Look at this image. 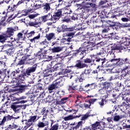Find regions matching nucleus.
I'll return each mask as SVG.
<instances>
[{
  "mask_svg": "<svg viewBox=\"0 0 130 130\" xmlns=\"http://www.w3.org/2000/svg\"><path fill=\"white\" fill-rule=\"evenodd\" d=\"M37 65L35 64L31 67H29L25 70V71H21V74L16 77L11 78H15L16 82H14L13 86L14 87H19L20 91H24L30 87L29 84H26L24 82L25 78H28L30 76V74L34 73L37 70Z\"/></svg>",
  "mask_w": 130,
  "mask_h": 130,
  "instance_id": "nucleus-1",
  "label": "nucleus"
},
{
  "mask_svg": "<svg viewBox=\"0 0 130 130\" xmlns=\"http://www.w3.org/2000/svg\"><path fill=\"white\" fill-rule=\"evenodd\" d=\"M89 58H86L83 60H77L75 61V65L74 67L77 69H82L84 68H88V64H91L92 66L94 64V61L99 63V66L96 67V69H99V67H103L106 64V62L107 61L105 58L102 59L101 58H99L97 57L96 55H90Z\"/></svg>",
  "mask_w": 130,
  "mask_h": 130,
  "instance_id": "nucleus-2",
  "label": "nucleus"
},
{
  "mask_svg": "<svg viewBox=\"0 0 130 130\" xmlns=\"http://www.w3.org/2000/svg\"><path fill=\"white\" fill-rule=\"evenodd\" d=\"M108 54L110 55V61L111 62H116L117 66H119V67H121L125 64L126 63H128V59L125 58L124 59L121 58H116L115 57V54L113 52L110 51L108 52Z\"/></svg>",
  "mask_w": 130,
  "mask_h": 130,
  "instance_id": "nucleus-3",
  "label": "nucleus"
},
{
  "mask_svg": "<svg viewBox=\"0 0 130 130\" xmlns=\"http://www.w3.org/2000/svg\"><path fill=\"white\" fill-rule=\"evenodd\" d=\"M62 86H63L62 80L57 79L53 81V83L49 85L48 87V90H49V93H51L53 90L58 89Z\"/></svg>",
  "mask_w": 130,
  "mask_h": 130,
  "instance_id": "nucleus-4",
  "label": "nucleus"
},
{
  "mask_svg": "<svg viewBox=\"0 0 130 130\" xmlns=\"http://www.w3.org/2000/svg\"><path fill=\"white\" fill-rule=\"evenodd\" d=\"M21 4H9V6L7 7V12L4 11L2 13L3 15H5L4 16H2V18H7L8 15V14L10 13H13L16 10V8H17V7L19 6Z\"/></svg>",
  "mask_w": 130,
  "mask_h": 130,
  "instance_id": "nucleus-5",
  "label": "nucleus"
},
{
  "mask_svg": "<svg viewBox=\"0 0 130 130\" xmlns=\"http://www.w3.org/2000/svg\"><path fill=\"white\" fill-rule=\"evenodd\" d=\"M39 20L41 21V22H43V23H45L47 21H57L59 20V18L57 17H54V16H52L51 15V13H49L46 15H44L40 17V18H39Z\"/></svg>",
  "mask_w": 130,
  "mask_h": 130,
  "instance_id": "nucleus-6",
  "label": "nucleus"
},
{
  "mask_svg": "<svg viewBox=\"0 0 130 130\" xmlns=\"http://www.w3.org/2000/svg\"><path fill=\"white\" fill-rule=\"evenodd\" d=\"M115 50H119V52H121V50H123V51H127L128 50V47L126 45L124 44H122L121 45H116L115 44L111 46V51H109L110 52H112V51H115Z\"/></svg>",
  "mask_w": 130,
  "mask_h": 130,
  "instance_id": "nucleus-7",
  "label": "nucleus"
},
{
  "mask_svg": "<svg viewBox=\"0 0 130 130\" xmlns=\"http://www.w3.org/2000/svg\"><path fill=\"white\" fill-rule=\"evenodd\" d=\"M14 118V116H10V115H6L4 116L3 119H0V126H4L5 125L6 122L9 121H11Z\"/></svg>",
  "mask_w": 130,
  "mask_h": 130,
  "instance_id": "nucleus-8",
  "label": "nucleus"
},
{
  "mask_svg": "<svg viewBox=\"0 0 130 130\" xmlns=\"http://www.w3.org/2000/svg\"><path fill=\"white\" fill-rule=\"evenodd\" d=\"M46 117L42 118V121H39L38 124H37V126L39 128H43L46 126H49V121L48 120H45Z\"/></svg>",
  "mask_w": 130,
  "mask_h": 130,
  "instance_id": "nucleus-9",
  "label": "nucleus"
},
{
  "mask_svg": "<svg viewBox=\"0 0 130 130\" xmlns=\"http://www.w3.org/2000/svg\"><path fill=\"white\" fill-rule=\"evenodd\" d=\"M37 118V116H29V119H28V120H26L27 121L25 122V124H26V127H29L32 124V122H37V120H38V118Z\"/></svg>",
  "mask_w": 130,
  "mask_h": 130,
  "instance_id": "nucleus-10",
  "label": "nucleus"
},
{
  "mask_svg": "<svg viewBox=\"0 0 130 130\" xmlns=\"http://www.w3.org/2000/svg\"><path fill=\"white\" fill-rule=\"evenodd\" d=\"M86 52H90V51H88L86 49H85L83 47H80L77 50H75V54H78L79 53L80 55H83L84 56L85 54H86Z\"/></svg>",
  "mask_w": 130,
  "mask_h": 130,
  "instance_id": "nucleus-11",
  "label": "nucleus"
},
{
  "mask_svg": "<svg viewBox=\"0 0 130 130\" xmlns=\"http://www.w3.org/2000/svg\"><path fill=\"white\" fill-rule=\"evenodd\" d=\"M16 30H17L16 29L15 27H8L7 30H6V31H5V32L2 35L12 37L14 35V32H15Z\"/></svg>",
  "mask_w": 130,
  "mask_h": 130,
  "instance_id": "nucleus-12",
  "label": "nucleus"
},
{
  "mask_svg": "<svg viewBox=\"0 0 130 130\" xmlns=\"http://www.w3.org/2000/svg\"><path fill=\"white\" fill-rule=\"evenodd\" d=\"M88 45L83 47L84 49L88 51H92L93 50V47L95 46V44L93 42H90V41L87 42Z\"/></svg>",
  "mask_w": 130,
  "mask_h": 130,
  "instance_id": "nucleus-13",
  "label": "nucleus"
},
{
  "mask_svg": "<svg viewBox=\"0 0 130 130\" xmlns=\"http://www.w3.org/2000/svg\"><path fill=\"white\" fill-rule=\"evenodd\" d=\"M26 36L22 32H18L17 35V38H14V40L19 41L20 40H25L26 38Z\"/></svg>",
  "mask_w": 130,
  "mask_h": 130,
  "instance_id": "nucleus-14",
  "label": "nucleus"
},
{
  "mask_svg": "<svg viewBox=\"0 0 130 130\" xmlns=\"http://www.w3.org/2000/svg\"><path fill=\"white\" fill-rule=\"evenodd\" d=\"M42 8H43L44 13H47L51 9L50 4L48 3L43 4Z\"/></svg>",
  "mask_w": 130,
  "mask_h": 130,
  "instance_id": "nucleus-15",
  "label": "nucleus"
},
{
  "mask_svg": "<svg viewBox=\"0 0 130 130\" xmlns=\"http://www.w3.org/2000/svg\"><path fill=\"white\" fill-rule=\"evenodd\" d=\"M84 88L85 90H88L90 92L91 90L95 89V84L94 83H92V84H87L84 86Z\"/></svg>",
  "mask_w": 130,
  "mask_h": 130,
  "instance_id": "nucleus-16",
  "label": "nucleus"
},
{
  "mask_svg": "<svg viewBox=\"0 0 130 130\" xmlns=\"http://www.w3.org/2000/svg\"><path fill=\"white\" fill-rule=\"evenodd\" d=\"M62 9H58L54 12L53 16H54V17H57L60 19L62 16H63V14H62Z\"/></svg>",
  "mask_w": 130,
  "mask_h": 130,
  "instance_id": "nucleus-17",
  "label": "nucleus"
},
{
  "mask_svg": "<svg viewBox=\"0 0 130 130\" xmlns=\"http://www.w3.org/2000/svg\"><path fill=\"white\" fill-rule=\"evenodd\" d=\"M9 98L11 99V102L20 101L21 100H25L26 99V97L24 96L20 97L19 98H16L15 96L11 95H9Z\"/></svg>",
  "mask_w": 130,
  "mask_h": 130,
  "instance_id": "nucleus-18",
  "label": "nucleus"
},
{
  "mask_svg": "<svg viewBox=\"0 0 130 130\" xmlns=\"http://www.w3.org/2000/svg\"><path fill=\"white\" fill-rule=\"evenodd\" d=\"M91 127H92V130H97L98 129H100L101 127V124L99 121H96L93 124H91Z\"/></svg>",
  "mask_w": 130,
  "mask_h": 130,
  "instance_id": "nucleus-19",
  "label": "nucleus"
},
{
  "mask_svg": "<svg viewBox=\"0 0 130 130\" xmlns=\"http://www.w3.org/2000/svg\"><path fill=\"white\" fill-rule=\"evenodd\" d=\"M20 70H19V68H17V70H15V71L12 72L9 74V76H10V77H15L16 76H19L20 72H21Z\"/></svg>",
  "mask_w": 130,
  "mask_h": 130,
  "instance_id": "nucleus-20",
  "label": "nucleus"
},
{
  "mask_svg": "<svg viewBox=\"0 0 130 130\" xmlns=\"http://www.w3.org/2000/svg\"><path fill=\"white\" fill-rule=\"evenodd\" d=\"M52 53H58L61 52L62 50V48L61 47L57 46V47H53V48L49 49Z\"/></svg>",
  "mask_w": 130,
  "mask_h": 130,
  "instance_id": "nucleus-21",
  "label": "nucleus"
},
{
  "mask_svg": "<svg viewBox=\"0 0 130 130\" xmlns=\"http://www.w3.org/2000/svg\"><path fill=\"white\" fill-rule=\"evenodd\" d=\"M21 33L23 34L24 35H25L27 38L34 36L35 34H36L35 31H31L29 32H28V31L24 30L21 31Z\"/></svg>",
  "mask_w": 130,
  "mask_h": 130,
  "instance_id": "nucleus-22",
  "label": "nucleus"
},
{
  "mask_svg": "<svg viewBox=\"0 0 130 130\" xmlns=\"http://www.w3.org/2000/svg\"><path fill=\"white\" fill-rule=\"evenodd\" d=\"M96 0H86V2H88L86 3V5H89L91 6V8H96V5L95 4L96 3Z\"/></svg>",
  "mask_w": 130,
  "mask_h": 130,
  "instance_id": "nucleus-23",
  "label": "nucleus"
},
{
  "mask_svg": "<svg viewBox=\"0 0 130 130\" xmlns=\"http://www.w3.org/2000/svg\"><path fill=\"white\" fill-rule=\"evenodd\" d=\"M12 36H7L5 35H0V42L1 43H4L6 42V41L7 40L8 38H10Z\"/></svg>",
  "mask_w": 130,
  "mask_h": 130,
  "instance_id": "nucleus-24",
  "label": "nucleus"
},
{
  "mask_svg": "<svg viewBox=\"0 0 130 130\" xmlns=\"http://www.w3.org/2000/svg\"><path fill=\"white\" fill-rule=\"evenodd\" d=\"M63 64H56L53 67V71H58V70H63Z\"/></svg>",
  "mask_w": 130,
  "mask_h": 130,
  "instance_id": "nucleus-25",
  "label": "nucleus"
},
{
  "mask_svg": "<svg viewBox=\"0 0 130 130\" xmlns=\"http://www.w3.org/2000/svg\"><path fill=\"white\" fill-rule=\"evenodd\" d=\"M36 55L38 56V58L40 59H48L49 56L45 54V53H37Z\"/></svg>",
  "mask_w": 130,
  "mask_h": 130,
  "instance_id": "nucleus-26",
  "label": "nucleus"
},
{
  "mask_svg": "<svg viewBox=\"0 0 130 130\" xmlns=\"http://www.w3.org/2000/svg\"><path fill=\"white\" fill-rule=\"evenodd\" d=\"M68 97L63 98L62 99H61L60 101H56V105H61L65 104V103L67 102H68Z\"/></svg>",
  "mask_w": 130,
  "mask_h": 130,
  "instance_id": "nucleus-27",
  "label": "nucleus"
},
{
  "mask_svg": "<svg viewBox=\"0 0 130 130\" xmlns=\"http://www.w3.org/2000/svg\"><path fill=\"white\" fill-rule=\"evenodd\" d=\"M18 128V125H16L14 123H13L12 124H9L7 126L6 128H5V130H14V129H17Z\"/></svg>",
  "mask_w": 130,
  "mask_h": 130,
  "instance_id": "nucleus-28",
  "label": "nucleus"
},
{
  "mask_svg": "<svg viewBox=\"0 0 130 130\" xmlns=\"http://www.w3.org/2000/svg\"><path fill=\"white\" fill-rule=\"evenodd\" d=\"M43 22L40 21V22H29V23H28V25H29L30 27H38L39 24H41V23Z\"/></svg>",
  "mask_w": 130,
  "mask_h": 130,
  "instance_id": "nucleus-29",
  "label": "nucleus"
},
{
  "mask_svg": "<svg viewBox=\"0 0 130 130\" xmlns=\"http://www.w3.org/2000/svg\"><path fill=\"white\" fill-rule=\"evenodd\" d=\"M103 88L104 90H107L108 89H110L111 88V83L105 82L103 83Z\"/></svg>",
  "mask_w": 130,
  "mask_h": 130,
  "instance_id": "nucleus-30",
  "label": "nucleus"
},
{
  "mask_svg": "<svg viewBox=\"0 0 130 130\" xmlns=\"http://www.w3.org/2000/svg\"><path fill=\"white\" fill-rule=\"evenodd\" d=\"M123 117H124V115H115L113 116V120H114V121L117 122Z\"/></svg>",
  "mask_w": 130,
  "mask_h": 130,
  "instance_id": "nucleus-31",
  "label": "nucleus"
},
{
  "mask_svg": "<svg viewBox=\"0 0 130 130\" xmlns=\"http://www.w3.org/2000/svg\"><path fill=\"white\" fill-rule=\"evenodd\" d=\"M55 36V34L53 32L49 33L46 35L47 40L50 41Z\"/></svg>",
  "mask_w": 130,
  "mask_h": 130,
  "instance_id": "nucleus-32",
  "label": "nucleus"
},
{
  "mask_svg": "<svg viewBox=\"0 0 130 130\" xmlns=\"http://www.w3.org/2000/svg\"><path fill=\"white\" fill-rule=\"evenodd\" d=\"M11 106V105H10V102L7 101L5 102V104H3V105H2V107H1V108L2 109L5 108V109H9L10 108Z\"/></svg>",
  "mask_w": 130,
  "mask_h": 130,
  "instance_id": "nucleus-33",
  "label": "nucleus"
},
{
  "mask_svg": "<svg viewBox=\"0 0 130 130\" xmlns=\"http://www.w3.org/2000/svg\"><path fill=\"white\" fill-rule=\"evenodd\" d=\"M7 18L5 17L4 18H1V22H0V30H2V26L5 27L6 25V23L4 22L6 21Z\"/></svg>",
  "mask_w": 130,
  "mask_h": 130,
  "instance_id": "nucleus-34",
  "label": "nucleus"
},
{
  "mask_svg": "<svg viewBox=\"0 0 130 130\" xmlns=\"http://www.w3.org/2000/svg\"><path fill=\"white\" fill-rule=\"evenodd\" d=\"M32 11H33V9H31V8L24 10L23 15L25 16H27L28 14H30L33 12Z\"/></svg>",
  "mask_w": 130,
  "mask_h": 130,
  "instance_id": "nucleus-35",
  "label": "nucleus"
},
{
  "mask_svg": "<svg viewBox=\"0 0 130 130\" xmlns=\"http://www.w3.org/2000/svg\"><path fill=\"white\" fill-rule=\"evenodd\" d=\"M68 90H69V91L78 90V86L75 85L74 86L73 84L71 85H69L68 86Z\"/></svg>",
  "mask_w": 130,
  "mask_h": 130,
  "instance_id": "nucleus-36",
  "label": "nucleus"
},
{
  "mask_svg": "<svg viewBox=\"0 0 130 130\" xmlns=\"http://www.w3.org/2000/svg\"><path fill=\"white\" fill-rule=\"evenodd\" d=\"M86 35H88V36H89L90 41H92L93 40V39H94V38H95V36H94L95 33L94 32L89 31L87 32Z\"/></svg>",
  "mask_w": 130,
  "mask_h": 130,
  "instance_id": "nucleus-37",
  "label": "nucleus"
},
{
  "mask_svg": "<svg viewBox=\"0 0 130 130\" xmlns=\"http://www.w3.org/2000/svg\"><path fill=\"white\" fill-rule=\"evenodd\" d=\"M54 72V70H53L52 69L50 68L49 70H48V71H47L46 73H45V74H44V76H45V77H47L52 76V74L51 73Z\"/></svg>",
  "mask_w": 130,
  "mask_h": 130,
  "instance_id": "nucleus-38",
  "label": "nucleus"
},
{
  "mask_svg": "<svg viewBox=\"0 0 130 130\" xmlns=\"http://www.w3.org/2000/svg\"><path fill=\"white\" fill-rule=\"evenodd\" d=\"M6 53L9 56H11L12 55L14 54V48H11L8 49L7 51H6Z\"/></svg>",
  "mask_w": 130,
  "mask_h": 130,
  "instance_id": "nucleus-39",
  "label": "nucleus"
},
{
  "mask_svg": "<svg viewBox=\"0 0 130 130\" xmlns=\"http://www.w3.org/2000/svg\"><path fill=\"white\" fill-rule=\"evenodd\" d=\"M62 17V21L63 22H66L68 23L70 21V18H69V15H63L61 16Z\"/></svg>",
  "mask_w": 130,
  "mask_h": 130,
  "instance_id": "nucleus-40",
  "label": "nucleus"
},
{
  "mask_svg": "<svg viewBox=\"0 0 130 130\" xmlns=\"http://www.w3.org/2000/svg\"><path fill=\"white\" fill-rule=\"evenodd\" d=\"M92 70L91 69H85L82 72V74H85L86 75L89 76Z\"/></svg>",
  "mask_w": 130,
  "mask_h": 130,
  "instance_id": "nucleus-41",
  "label": "nucleus"
},
{
  "mask_svg": "<svg viewBox=\"0 0 130 130\" xmlns=\"http://www.w3.org/2000/svg\"><path fill=\"white\" fill-rule=\"evenodd\" d=\"M27 101H17V102H13V103H12L11 105H15V106H17V104H23L24 103H26V102H27Z\"/></svg>",
  "mask_w": 130,
  "mask_h": 130,
  "instance_id": "nucleus-42",
  "label": "nucleus"
},
{
  "mask_svg": "<svg viewBox=\"0 0 130 130\" xmlns=\"http://www.w3.org/2000/svg\"><path fill=\"white\" fill-rule=\"evenodd\" d=\"M90 23V22L89 21H88V20H84L83 23H82L81 26L83 27L86 26V27H84V29H85V28H86V27H88V25H89Z\"/></svg>",
  "mask_w": 130,
  "mask_h": 130,
  "instance_id": "nucleus-43",
  "label": "nucleus"
},
{
  "mask_svg": "<svg viewBox=\"0 0 130 130\" xmlns=\"http://www.w3.org/2000/svg\"><path fill=\"white\" fill-rule=\"evenodd\" d=\"M40 38H41V34H39L38 36L34 37L33 39L29 40V41H30V42H31L32 43H35L36 40H39Z\"/></svg>",
  "mask_w": 130,
  "mask_h": 130,
  "instance_id": "nucleus-44",
  "label": "nucleus"
},
{
  "mask_svg": "<svg viewBox=\"0 0 130 130\" xmlns=\"http://www.w3.org/2000/svg\"><path fill=\"white\" fill-rule=\"evenodd\" d=\"M59 125L58 123H56L54 125H51V128L49 130H58Z\"/></svg>",
  "mask_w": 130,
  "mask_h": 130,
  "instance_id": "nucleus-45",
  "label": "nucleus"
},
{
  "mask_svg": "<svg viewBox=\"0 0 130 130\" xmlns=\"http://www.w3.org/2000/svg\"><path fill=\"white\" fill-rule=\"evenodd\" d=\"M30 56H31L30 55H25V56L23 57V58H21L22 59L21 60H23L24 61H28L29 60L35 59V58L30 57Z\"/></svg>",
  "mask_w": 130,
  "mask_h": 130,
  "instance_id": "nucleus-46",
  "label": "nucleus"
},
{
  "mask_svg": "<svg viewBox=\"0 0 130 130\" xmlns=\"http://www.w3.org/2000/svg\"><path fill=\"white\" fill-rule=\"evenodd\" d=\"M64 119V120H65L66 121H68L69 120H73L74 119H75V117H74L73 115H69L68 116H66L65 117H64V118H63Z\"/></svg>",
  "mask_w": 130,
  "mask_h": 130,
  "instance_id": "nucleus-47",
  "label": "nucleus"
},
{
  "mask_svg": "<svg viewBox=\"0 0 130 130\" xmlns=\"http://www.w3.org/2000/svg\"><path fill=\"white\" fill-rule=\"evenodd\" d=\"M72 13V10L70 9L69 7H68V8H67V9H66L65 13H63V15H70Z\"/></svg>",
  "mask_w": 130,
  "mask_h": 130,
  "instance_id": "nucleus-48",
  "label": "nucleus"
},
{
  "mask_svg": "<svg viewBox=\"0 0 130 130\" xmlns=\"http://www.w3.org/2000/svg\"><path fill=\"white\" fill-rule=\"evenodd\" d=\"M110 27H115V29H120L121 25L120 23H115V24H110L109 26Z\"/></svg>",
  "mask_w": 130,
  "mask_h": 130,
  "instance_id": "nucleus-49",
  "label": "nucleus"
},
{
  "mask_svg": "<svg viewBox=\"0 0 130 130\" xmlns=\"http://www.w3.org/2000/svg\"><path fill=\"white\" fill-rule=\"evenodd\" d=\"M99 100H101V99H92L88 100V103L90 104V105H92L95 102Z\"/></svg>",
  "mask_w": 130,
  "mask_h": 130,
  "instance_id": "nucleus-50",
  "label": "nucleus"
},
{
  "mask_svg": "<svg viewBox=\"0 0 130 130\" xmlns=\"http://www.w3.org/2000/svg\"><path fill=\"white\" fill-rule=\"evenodd\" d=\"M21 107L19 105H11L10 108H11V109H13V111L14 112L17 111V109Z\"/></svg>",
  "mask_w": 130,
  "mask_h": 130,
  "instance_id": "nucleus-51",
  "label": "nucleus"
},
{
  "mask_svg": "<svg viewBox=\"0 0 130 130\" xmlns=\"http://www.w3.org/2000/svg\"><path fill=\"white\" fill-rule=\"evenodd\" d=\"M53 101V98L51 96H48L46 98L45 102L47 103H51Z\"/></svg>",
  "mask_w": 130,
  "mask_h": 130,
  "instance_id": "nucleus-52",
  "label": "nucleus"
},
{
  "mask_svg": "<svg viewBox=\"0 0 130 130\" xmlns=\"http://www.w3.org/2000/svg\"><path fill=\"white\" fill-rule=\"evenodd\" d=\"M90 116V115H89V114H88V113H86V114L85 115H82L81 120L82 121L86 120Z\"/></svg>",
  "mask_w": 130,
  "mask_h": 130,
  "instance_id": "nucleus-53",
  "label": "nucleus"
},
{
  "mask_svg": "<svg viewBox=\"0 0 130 130\" xmlns=\"http://www.w3.org/2000/svg\"><path fill=\"white\" fill-rule=\"evenodd\" d=\"M114 90L113 89H111L109 90H107V95H105V98H108V96L112 94V93H113Z\"/></svg>",
  "mask_w": 130,
  "mask_h": 130,
  "instance_id": "nucleus-54",
  "label": "nucleus"
},
{
  "mask_svg": "<svg viewBox=\"0 0 130 130\" xmlns=\"http://www.w3.org/2000/svg\"><path fill=\"white\" fill-rule=\"evenodd\" d=\"M36 88L37 89V90H43L44 88L43 87V84L40 83L36 84Z\"/></svg>",
  "mask_w": 130,
  "mask_h": 130,
  "instance_id": "nucleus-55",
  "label": "nucleus"
},
{
  "mask_svg": "<svg viewBox=\"0 0 130 130\" xmlns=\"http://www.w3.org/2000/svg\"><path fill=\"white\" fill-rule=\"evenodd\" d=\"M25 61L23 59H19V61H18V62H17V63L16 64V67L23 65L24 64H25Z\"/></svg>",
  "mask_w": 130,
  "mask_h": 130,
  "instance_id": "nucleus-56",
  "label": "nucleus"
},
{
  "mask_svg": "<svg viewBox=\"0 0 130 130\" xmlns=\"http://www.w3.org/2000/svg\"><path fill=\"white\" fill-rule=\"evenodd\" d=\"M24 52H25V55H30L31 50L30 49V47L26 48V49L24 50Z\"/></svg>",
  "mask_w": 130,
  "mask_h": 130,
  "instance_id": "nucleus-57",
  "label": "nucleus"
},
{
  "mask_svg": "<svg viewBox=\"0 0 130 130\" xmlns=\"http://www.w3.org/2000/svg\"><path fill=\"white\" fill-rule=\"evenodd\" d=\"M82 124H83L82 121H81L78 122L77 124L76 125H75V127H74V129H77L80 128V127L82 126Z\"/></svg>",
  "mask_w": 130,
  "mask_h": 130,
  "instance_id": "nucleus-58",
  "label": "nucleus"
},
{
  "mask_svg": "<svg viewBox=\"0 0 130 130\" xmlns=\"http://www.w3.org/2000/svg\"><path fill=\"white\" fill-rule=\"evenodd\" d=\"M63 57H57L56 58V62H57V64H62V62L63 61V60L62 59Z\"/></svg>",
  "mask_w": 130,
  "mask_h": 130,
  "instance_id": "nucleus-59",
  "label": "nucleus"
},
{
  "mask_svg": "<svg viewBox=\"0 0 130 130\" xmlns=\"http://www.w3.org/2000/svg\"><path fill=\"white\" fill-rule=\"evenodd\" d=\"M101 102H99V104L101 106V107H103L104 106V103H107V100L105 99H101Z\"/></svg>",
  "mask_w": 130,
  "mask_h": 130,
  "instance_id": "nucleus-60",
  "label": "nucleus"
},
{
  "mask_svg": "<svg viewBox=\"0 0 130 130\" xmlns=\"http://www.w3.org/2000/svg\"><path fill=\"white\" fill-rule=\"evenodd\" d=\"M123 11V6H120V7H118L117 9H115V12H116L117 13L122 12Z\"/></svg>",
  "mask_w": 130,
  "mask_h": 130,
  "instance_id": "nucleus-61",
  "label": "nucleus"
},
{
  "mask_svg": "<svg viewBox=\"0 0 130 130\" xmlns=\"http://www.w3.org/2000/svg\"><path fill=\"white\" fill-rule=\"evenodd\" d=\"M98 74H99V71H98V70H92V71L90 74V75L94 76H98Z\"/></svg>",
  "mask_w": 130,
  "mask_h": 130,
  "instance_id": "nucleus-62",
  "label": "nucleus"
},
{
  "mask_svg": "<svg viewBox=\"0 0 130 130\" xmlns=\"http://www.w3.org/2000/svg\"><path fill=\"white\" fill-rule=\"evenodd\" d=\"M36 59H29L28 60H25V61H27V64H30V65H32L33 64H34L36 62Z\"/></svg>",
  "mask_w": 130,
  "mask_h": 130,
  "instance_id": "nucleus-63",
  "label": "nucleus"
},
{
  "mask_svg": "<svg viewBox=\"0 0 130 130\" xmlns=\"http://www.w3.org/2000/svg\"><path fill=\"white\" fill-rule=\"evenodd\" d=\"M66 36L68 37V38H73V37L75 36V32H67Z\"/></svg>",
  "mask_w": 130,
  "mask_h": 130,
  "instance_id": "nucleus-64",
  "label": "nucleus"
}]
</instances>
